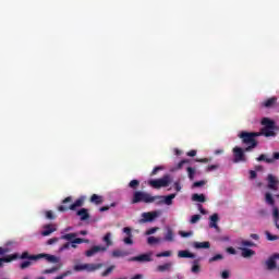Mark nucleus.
Segmentation results:
<instances>
[{"label": "nucleus", "mask_w": 279, "mask_h": 279, "mask_svg": "<svg viewBox=\"0 0 279 279\" xmlns=\"http://www.w3.org/2000/svg\"><path fill=\"white\" fill-rule=\"evenodd\" d=\"M76 238H77V233H68V234L61 235L62 241H70V243L74 241V239Z\"/></svg>", "instance_id": "31"}, {"label": "nucleus", "mask_w": 279, "mask_h": 279, "mask_svg": "<svg viewBox=\"0 0 279 279\" xmlns=\"http://www.w3.org/2000/svg\"><path fill=\"white\" fill-rule=\"evenodd\" d=\"M160 230V228L155 227V228H150L146 231V236H150V234H156V232H158Z\"/></svg>", "instance_id": "45"}, {"label": "nucleus", "mask_w": 279, "mask_h": 279, "mask_svg": "<svg viewBox=\"0 0 279 279\" xmlns=\"http://www.w3.org/2000/svg\"><path fill=\"white\" fill-rule=\"evenodd\" d=\"M123 232L128 236H134V235H132V229L130 227L123 228Z\"/></svg>", "instance_id": "52"}, {"label": "nucleus", "mask_w": 279, "mask_h": 279, "mask_svg": "<svg viewBox=\"0 0 279 279\" xmlns=\"http://www.w3.org/2000/svg\"><path fill=\"white\" fill-rule=\"evenodd\" d=\"M227 252H228V254H232V255L236 254V250H234V247H232V246L227 247Z\"/></svg>", "instance_id": "63"}, {"label": "nucleus", "mask_w": 279, "mask_h": 279, "mask_svg": "<svg viewBox=\"0 0 279 279\" xmlns=\"http://www.w3.org/2000/svg\"><path fill=\"white\" fill-rule=\"evenodd\" d=\"M101 267H104V264H77L74 265L73 269L74 271H87L88 274H93L101 269Z\"/></svg>", "instance_id": "4"}, {"label": "nucleus", "mask_w": 279, "mask_h": 279, "mask_svg": "<svg viewBox=\"0 0 279 279\" xmlns=\"http://www.w3.org/2000/svg\"><path fill=\"white\" fill-rule=\"evenodd\" d=\"M218 221H219V215L214 214L210 216L209 228H214L215 230H217V232H219V225H217Z\"/></svg>", "instance_id": "18"}, {"label": "nucleus", "mask_w": 279, "mask_h": 279, "mask_svg": "<svg viewBox=\"0 0 279 279\" xmlns=\"http://www.w3.org/2000/svg\"><path fill=\"white\" fill-rule=\"evenodd\" d=\"M266 204H269V206H274L276 204V201L274 199V196H271V193L265 194Z\"/></svg>", "instance_id": "35"}, {"label": "nucleus", "mask_w": 279, "mask_h": 279, "mask_svg": "<svg viewBox=\"0 0 279 279\" xmlns=\"http://www.w3.org/2000/svg\"><path fill=\"white\" fill-rule=\"evenodd\" d=\"M199 219H202L201 215H194V216H192L190 223H197V221H199Z\"/></svg>", "instance_id": "51"}, {"label": "nucleus", "mask_w": 279, "mask_h": 279, "mask_svg": "<svg viewBox=\"0 0 279 279\" xmlns=\"http://www.w3.org/2000/svg\"><path fill=\"white\" fill-rule=\"evenodd\" d=\"M58 241H60V239L58 238H51L48 240L47 244L48 245H53L54 243H58Z\"/></svg>", "instance_id": "56"}, {"label": "nucleus", "mask_w": 279, "mask_h": 279, "mask_svg": "<svg viewBox=\"0 0 279 279\" xmlns=\"http://www.w3.org/2000/svg\"><path fill=\"white\" fill-rule=\"evenodd\" d=\"M131 204H154V198H151V194L147 192L134 191Z\"/></svg>", "instance_id": "3"}, {"label": "nucleus", "mask_w": 279, "mask_h": 279, "mask_svg": "<svg viewBox=\"0 0 279 279\" xmlns=\"http://www.w3.org/2000/svg\"><path fill=\"white\" fill-rule=\"evenodd\" d=\"M40 258H45L48 263H60V258L54 255L49 254H38V255H31L29 252L25 251L21 254V260H40Z\"/></svg>", "instance_id": "2"}, {"label": "nucleus", "mask_w": 279, "mask_h": 279, "mask_svg": "<svg viewBox=\"0 0 279 279\" xmlns=\"http://www.w3.org/2000/svg\"><path fill=\"white\" fill-rule=\"evenodd\" d=\"M171 267H173V263L169 262L163 265L157 266V271L165 274V271H171Z\"/></svg>", "instance_id": "23"}, {"label": "nucleus", "mask_w": 279, "mask_h": 279, "mask_svg": "<svg viewBox=\"0 0 279 279\" xmlns=\"http://www.w3.org/2000/svg\"><path fill=\"white\" fill-rule=\"evenodd\" d=\"M71 247V243L68 242L59 247V252H64V250H69Z\"/></svg>", "instance_id": "53"}, {"label": "nucleus", "mask_w": 279, "mask_h": 279, "mask_svg": "<svg viewBox=\"0 0 279 279\" xmlns=\"http://www.w3.org/2000/svg\"><path fill=\"white\" fill-rule=\"evenodd\" d=\"M217 260H223V255L221 254H217L215 256H213L210 259H209V263H215Z\"/></svg>", "instance_id": "46"}, {"label": "nucleus", "mask_w": 279, "mask_h": 279, "mask_svg": "<svg viewBox=\"0 0 279 279\" xmlns=\"http://www.w3.org/2000/svg\"><path fill=\"white\" fill-rule=\"evenodd\" d=\"M219 169V165H210L207 167V171L210 172V171H215Z\"/></svg>", "instance_id": "55"}, {"label": "nucleus", "mask_w": 279, "mask_h": 279, "mask_svg": "<svg viewBox=\"0 0 279 279\" xmlns=\"http://www.w3.org/2000/svg\"><path fill=\"white\" fill-rule=\"evenodd\" d=\"M89 202H90V204H96V206H99V205L104 204V196L93 194L89 198Z\"/></svg>", "instance_id": "20"}, {"label": "nucleus", "mask_w": 279, "mask_h": 279, "mask_svg": "<svg viewBox=\"0 0 279 279\" xmlns=\"http://www.w3.org/2000/svg\"><path fill=\"white\" fill-rule=\"evenodd\" d=\"M129 252L122 250H113L111 256L113 258H123V256H129Z\"/></svg>", "instance_id": "26"}, {"label": "nucleus", "mask_w": 279, "mask_h": 279, "mask_svg": "<svg viewBox=\"0 0 279 279\" xmlns=\"http://www.w3.org/2000/svg\"><path fill=\"white\" fill-rule=\"evenodd\" d=\"M56 271H58V268H57V267H52V268H50V269H46V270L44 271V274H56Z\"/></svg>", "instance_id": "59"}, {"label": "nucleus", "mask_w": 279, "mask_h": 279, "mask_svg": "<svg viewBox=\"0 0 279 279\" xmlns=\"http://www.w3.org/2000/svg\"><path fill=\"white\" fill-rule=\"evenodd\" d=\"M158 171H162V166L155 167L150 173V175H156Z\"/></svg>", "instance_id": "54"}, {"label": "nucleus", "mask_w": 279, "mask_h": 279, "mask_svg": "<svg viewBox=\"0 0 279 279\" xmlns=\"http://www.w3.org/2000/svg\"><path fill=\"white\" fill-rule=\"evenodd\" d=\"M117 206V203H111L110 206H102L99 208L100 213H106L108 210H110V208H114Z\"/></svg>", "instance_id": "42"}, {"label": "nucleus", "mask_w": 279, "mask_h": 279, "mask_svg": "<svg viewBox=\"0 0 279 279\" xmlns=\"http://www.w3.org/2000/svg\"><path fill=\"white\" fill-rule=\"evenodd\" d=\"M99 252H108V247H104L100 245L92 246L90 250L85 252V256H87V258H90L95 256V254H99Z\"/></svg>", "instance_id": "11"}, {"label": "nucleus", "mask_w": 279, "mask_h": 279, "mask_svg": "<svg viewBox=\"0 0 279 279\" xmlns=\"http://www.w3.org/2000/svg\"><path fill=\"white\" fill-rule=\"evenodd\" d=\"M272 217H274V222L278 223V221H279V209H278V207L272 208Z\"/></svg>", "instance_id": "40"}, {"label": "nucleus", "mask_w": 279, "mask_h": 279, "mask_svg": "<svg viewBox=\"0 0 279 279\" xmlns=\"http://www.w3.org/2000/svg\"><path fill=\"white\" fill-rule=\"evenodd\" d=\"M133 236L128 235L126 238L123 239V243H125V245H134V240H132Z\"/></svg>", "instance_id": "47"}, {"label": "nucleus", "mask_w": 279, "mask_h": 279, "mask_svg": "<svg viewBox=\"0 0 279 279\" xmlns=\"http://www.w3.org/2000/svg\"><path fill=\"white\" fill-rule=\"evenodd\" d=\"M56 227L53 225H46L44 226V230L41 231V236H49L50 234H53L56 232Z\"/></svg>", "instance_id": "17"}, {"label": "nucleus", "mask_w": 279, "mask_h": 279, "mask_svg": "<svg viewBox=\"0 0 279 279\" xmlns=\"http://www.w3.org/2000/svg\"><path fill=\"white\" fill-rule=\"evenodd\" d=\"M221 278H222V279H228V278H230V271L223 270V271L221 272Z\"/></svg>", "instance_id": "57"}, {"label": "nucleus", "mask_w": 279, "mask_h": 279, "mask_svg": "<svg viewBox=\"0 0 279 279\" xmlns=\"http://www.w3.org/2000/svg\"><path fill=\"white\" fill-rule=\"evenodd\" d=\"M268 180V189H270V191H278V179H276V177H274V174H268L267 177Z\"/></svg>", "instance_id": "12"}, {"label": "nucleus", "mask_w": 279, "mask_h": 279, "mask_svg": "<svg viewBox=\"0 0 279 279\" xmlns=\"http://www.w3.org/2000/svg\"><path fill=\"white\" fill-rule=\"evenodd\" d=\"M142 217H143L144 223H150L151 221H154V219H156V217H158V213L156 211L144 213Z\"/></svg>", "instance_id": "13"}, {"label": "nucleus", "mask_w": 279, "mask_h": 279, "mask_svg": "<svg viewBox=\"0 0 279 279\" xmlns=\"http://www.w3.org/2000/svg\"><path fill=\"white\" fill-rule=\"evenodd\" d=\"M206 184V181H196L193 183V189H199V186H204Z\"/></svg>", "instance_id": "50"}, {"label": "nucleus", "mask_w": 279, "mask_h": 279, "mask_svg": "<svg viewBox=\"0 0 279 279\" xmlns=\"http://www.w3.org/2000/svg\"><path fill=\"white\" fill-rule=\"evenodd\" d=\"M210 158H202V159H196V162H203V163H208V162H210Z\"/></svg>", "instance_id": "61"}, {"label": "nucleus", "mask_w": 279, "mask_h": 279, "mask_svg": "<svg viewBox=\"0 0 279 279\" xmlns=\"http://www.w3.org/2000/svg\"><path fill=\"white\" fill-rule=\"evenodd\" d=\"M240 245H241L242 247H256V243H254V242H252V241H250V240H242V241L240 242Z\"/></svg>", "instance_id": "34"}, {"label": "nucleus", "mask_w": 279, "mask_h": 279, "mask_svg": "<svg viewBox=\"0 0 279 279\" xmlns=\"http://www.w3.org/2000/svg\"><path fill=\"white\" fill-rule=\"evenodd\" d=\"M102 241L104 243L106 244V246H102V247H111V245H113V242H112V233L108 232L104 235L102 238Z\"/></svg>", "instance_id": "24"}, {"label": "nucleus", "mask_w": 279, "mask_h": 279, "mask_svg": "<svg viewBox=\"0 0 279 279\" xmlns=\"http://www.w3.org/2000/svg\"><path fill=\"white\" fill-rule=\"evenodd\" d=\"M278 104V97H271L262 102L264 108H274V105Z\"/></svg>", "instance_id": "19"}, {"label": "nucleus", "mask_w": 279, "mask_h": 279, "mask_svg": "<svg viewBox=\"0 0 279 279\" xmlns=\"http://www.w3.org/2000/svg\"><path fill=\"white\" fill-rule=\"evenodd\" d=\"M194 247L196 250H208L210 248V242H195Z\"/></svg>", "instance_id": "27"}, {"label": "nucleus", "mask_w": 279, "mask_h": 279, "mask_svg": "<svg viewBox=\"0 0 279 279\" xmlns=\"http://www.w3.org/2000/svg\"><path fill=\"white\" fill-rule=\"evenodd\" d=\"M138 186H141V181L136 179L131 180L129 183V189H132V191H138Z\"/></svg>", "instance_id": "29"}, {"label": "nucleus", "mask_w": 279, "mask_h": 279, "mask_svg": "<svg viewBox=\"0 0 279 279\" xmlns=\"http://www.w3.org/2000/svg\"><path fill=\"white\" fill-rule=\"evenodd\" d=\"M153 253H144L134 257H131L129 260L131 263H151V260H154V258H151Z\"/></svg>", "instance_id": "9"}, {"label": "nucleus", "mask_w": 279, "mask_h": 279, "mask_svg": "<svg viewBox=\"0 0 279 279\" xmlns=\"http://www.w3.org/2000/svg\"><path fill=\"white\" fill-rule=\"evenodd\" d=\"M257 162H267L268 165L274 163V159L267 158V155L262 154L259 157L256 158Z\"/></svg>", "instance_id": "30"}, {"label": "nucleus", "mask_w": 279, "mask_h": 279, "mask_svg": "<svg viewBox=\"0 0 279 279\" xmlns=\"http://www.w3.org/2000/svg\"><path fill=\"white\" fill-rule=\"evenodd\" d=\"M178 256L179 258H195V254L189 251H179Z\"/></svg>", "instance_id": "28"}, {"label": "nucleus", "mask_w": 279, "mask_h": 279, "mask_svg": "<svg viewBox=\"0 0 279 279\" xmlns=\"http://www.w3.org/2000/svg\"><path fill=\"white\" fill-rule=\"evenodd\" d=\"M276 260H279V253L272 254L266 262V269L268 271H274V269L278 268V265L276 264Z\"/></svg>", "instance_id": "10"}, {"label": "nucleus", "mask_w": 279, "mask_h": 279, "mask_svg": "<svg viewBox=\"0 0 279 279\" xmlns=\"http://www.w3.org/2000/svg\"><path fill=\"white\" fill-rule=\"evenodd\" d=\"M245 148L235 146L233 148V162H247V157L245 156Z\"/></svg>", "instance_id": "6"}, {"label": "nucleus", "mask_w": 279, "mask_h": 279, "mask_svg": "<svg viewBox=\"0 0 279 279\" xmlns=\"http://www.w3.org/2000/svg\"><path fill=\"white\" fill-rule=\"evenodd\" d=\"M19 258H21V255H19V253H14L7 257H0V267H3V263H12V260H16Z\"/></svg>", "instance_id": "14"}, {"label": "nucleus", "mask_w": 279, "mask_h": 279, "mask_svg": "<svg viewBox=\"0 0 279 279\" xmlns=\"http://www.w3.org/2000/svg\"><path fill=\"white\" fill-rule=\"evenodd\" d=\"M192 199H193V202L204 203V202H206V196L204 194H193Z\"/></svg>", "instance_id": "32"}, {"label": "nucleus", "mask_w": 279, "mask_h": 279, "mask_svg": "<svg viewBox=\"0 0 279 279\" xmlns=\"http://www.w3.org/2000/svg\"><path fill=\"white\" fill-rule=\"evenodd\" d=\"M238 136L242 141V145H246L244 151H252L258 147V141L256 140L258 136H260L258 132L242 131Z\"/></svg>", "instance_id": "1"}, {"label": "nucleus", "mask_w": 279, "mask_h": 279, "mask_svg": "<svg viewBox=\"0 0 279 279\" xmlns=\"http://www.w3.org/2000/svg\"><path fill=\"white\" fill-rule=\"evenodd\" d=\"M114 268H116V266L112 265V266L108 267L105 271H102L101 272L102 278H106V277L110 276V274L112 271H114Z\"/></svg>", "instance_id": "38"}, {"label": "nucleus", "mask_w": 279, "mask_h": 279, "mask_svg": "<svg viewBox=\"0 0 279 279\" xmlns=\"http://www.w3.org/2000/svg\"><path fill=\"white\" fill-rule=\"evenodd\" d=\"M131 279H143V275L137 274V275L133 276Z\"/></svg>", "instance_id": "64"}, {"label": "nucleus", "mask_w": 279, "mask_h": 279, "mask_svg": "<svg viewBox=\"0 0 279 279\" xmlns=\"http://www.w3.org/2000/svg\"><path fill=\"white\" fill-rule=\"evenodd\" d=\"M84 206V198L76 199L73 204L66 206V205H60L58 207L59 213H66V210H76L77 208Z\"/></svg>", "instance_id": "8"}, {"label": "nucleus", "mask_w": 279, "mask_h": 279, "mask_svg": "<svg viewBox=\"0 0 279 279\" xmlns=\"http://www.w3.org/2000/svg\"><path fill=\"white\" fill-rule=\"evenodd\" d=\"M76 215H77L78 217H81V221H86V220L90 219V214H88V209H86V208L80 209V210L76 213Z\"/></svg>", "instance_id": "21"}, {"label": "nucleus", "mask_w": 279, "mask_h": 279, "mask_svg": "<svg viewBox=\"0 0 279 279\" xmlns=\"http://www.w3.org/2000/svg\"><path fill=\"white\" fill-rule=\"evenodd\" d=\"M174 234H173V230L171 228L167 229V232L165 234L163 241H168L169 243H173L175 241L174 239Z\"/></svg>", "instance_id": "25"}, {"label": "nucleus", "mask_w": 279, "mask_h": 279, "mask_svg": "<svg viewBox=\"0 0 279 279\" xmlns=\"http://www.w3.org/2000/svg\"><path fill=\"white\" fill-rule=\"evenodd\" d=\"M160 238H156V236H148L147 238V243L148 245H156V243H160Z\"/></svg>", "instance_id": "37"}, {"label": "nucleus", "mask_w": 279, "mask_h": 279, "mask_svg": "<svg viewBox=\"0 0 279 279\" xmlns=\"http://www.w3.org/2000/svg\"><path fill=\"white\" fill-rule=\"evenodd\" d=\"M265 234H266L267 241H278V240H279V236H278V235H274V234H271V232H269V231H265Z\"/></svg>", "instance_id": "39"}, {"label": "nucleus", "mask_w": 279, "mask_h": 279, "mask_svg": "<svg viewBox=\"0 0 279 279\" xmlns=\"http://www.w3.org/2000/svg\"><path fill=\"white\" fill-rule=\"evenodd\" d=\"M73 243H75L76 245H80L82 243H89V240L82 239V238H74Z\"/></svg>", "instance_id": "44"}, {"label": "nucleus", "mask_w": 279, "mask_h": 279, "mask_svg": "<svg viewBox=\"0 0 279 279\" xmlns=\"http://www.w3.org/2000/svg\"><path fill=\"white\" fill-rule=\"evenodd\" d=\"M257 215H259V217H267V210L266 209H259L257 211Z\"/></svg>", "instance_id": "60"}, {"label": "nucleus", "mask_w": 279, "mask_h": 279, "mask_svg": "<svg viewBox=\"0 0 279 279\" xmlns=\"http://www.w3.org/2000/svg\"><path fill=\"white\" fill-rule=\"evenodd\" d=\"M32 260L36 259H27L20 264V269H27L28 267H32Z\"/></svg>", "instance_id": "36"}, {"label": "nucleus", "mask_w": 279, "mask_h": 279, "mask_svg": "<svg viewBox=\"0 0 279 279\" xmlns=\"http://www.w3.org/2000/svg\"><path fill=\"white\" fill-rule=\"evenodd\" d=\"M71 202H73V197L68 196L62 201V204H71Z\"/></svg>", "instance_id": "62"}, {"label": "nucleus", "mask_w": 279, "mask_h": 279, "mask_svg": "<svg viewBox=\"0 0 279 279\" xmlns=\"http://www.w3.org/2000/svg\"><path fill=\"white\" fill-rule=\"evenodd\" d=\"M189 163L187 159H183L178 163V169H182V167H184V165Z\"/></svg>", "instance_id": "58"}, {"label": "nucleus", "mask_w": 279, "mask_h": 279, "mask_svg": "<svg viewBox=\"0 0 279 279\" xmlns=\"http://www.w3.org/2000/svg\"><path fill=\"white\" fill-rule=\"evenodd\" d=\"M192 274H199V271H202V267L199 266V262L194 260L193 262V266L191 269Z\"/></svg>", "instance_id": "33"}, {"label": "nucleus", "mask_w": 279, "mask_h": 279, "mask_svg": "<svg viewBox=\"0 0 279 279\" xmlns=\"http://www.w3.org/2000/svg\"><path fill=\"white\" fill-rule=\"evenodd\" d=\"M276 129H269L267 126H264L260 132H257L259 136H266V138H269V136H276Z\"/></svg>", "instance_id": "15"}, {"label": "nucleus", "mask_w": 279, "mask_h": 279, "mask_svg": "<svg viewBox=\"0 0 279 279\" xmlns=\"http://www.w3.org/2000/svg\"><path fill=\"white\" fill-rule=\"evenodd\" d=\"M179 234H180V236H182L183 239H187V236H193V231H189V232L180 231Z\"/></svg>", "instance_id": "49"}, {"label": "nucleus", "mask_w": 279, "mask_h": 279, "mask_svg": "<svg viewBox=\"0 0 279 279\" xmlns=\"http://www.w3.org/2000/svg\"><path fill=\"white\" fill-rule=\"evenodd\" d=\"M170 181H169V175H165L161 179H156V180H149L148 185L151 186L153 189H162L169 186Z\"/></svg>", "instance_id": "7"}, {"label": "nucleus", "mask_w": 279, "mask_h": 279, "mask_svg": "<svg viewBox=\"0 0 279 279\" xmlns=\"http://www.w3.org/2000/svg\"><path fill=\"white\" fill-rule=\"evenodd\" d=\"M46 219H50V221H53V219H56V215H53L52 210L46 211Z\"/></svg>", "instance_id": "48"}, {"label": "nucleus", "mask_w": 279, "mask_h": 279, "mask_svg": "<svg viewBox=\"0 0 279 279\" xmlns=\"http://www.w3.org/2000/svg\"><path fill=\"white\" fill-rule=\"evenodd\" d=\"M153 204H157V206H162V204H166V206H171L173 204V199H175V194H170L168 196H162V195H156L151 196Z\"/></svg>", "instance_id": "5"}, {"label": "nucleus", "mask_w": 279, "mask_h": 279, "mask_svg": "<svg viewBox=\"0 0 279 279\" xmlns=\"http://www.w3.org/2000/svg\"><path fill=\"white\" fill-rule=\"evenodd\" d=\"M156 256L157 258H167L171 256V251H165V252L158 253Z\"/></svg>", "instance_id": "43"}, {"label": "nucleus", "mask_w": 279, "mask_h": 279, "mask_svg": "<svg viewBox=\"0 0 279 279\" xmlns=\"http://www.w3.org/2000/svg\"><path fill=\"white\" fill-rule=\"evenodd\" d=\"M262 125H264V128L276 130V122L269 118L262 119Z\"/></svg>", "instance_id": "22"}, {"label": "nucleus", "mask_w": 279, "mask_h": 279, "mask_svg": "<svg viewBox=\"0 0 279 279\" xmlns=\"http://www.w3.org/2000/svg\"><path fill=\"white\" fill-rule=\"evenodd\" d=\"M186 171H187L189 179L190 180H195V170H194V168L187 167Z\"/></svg>", "instance_id": "41"}, {"label": "nucleus", "mask_w": 279, "mask_h": 279, "mask_svg": "<svg viewBox=\"0 0 279 279\" xmlns=\"http://www.w3.org/2000/svg\"><path fill=\"white\" fill-rule=\"evenodd\" d=\"M242 258H252L256 255V252L252 248L240 247Z\"/></svg>", "instance_id": "16"}]
</instances>
